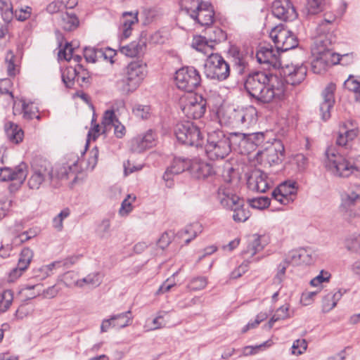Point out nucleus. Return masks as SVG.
Instances as JSON below:
<instances>
[{
	"instance_id": "f257e3e1",
	"label": "nucleus",
	"mask_w": 360,
	"mask_h": 360,
	"mask_svg": "<svg viewBox=\"0 0 360 360\" xmlns=\"http://www.w3.org/2000/svg\"><path fill=\"white\" fill-rule=\"evenodd\" d=\"M248 94L258 103L266 104L282 101L285 96V84L271 71H252L244 81Z\"/></svg>"
},
{
	"instance_id": "f03ea898",
	"label": "nucleus",
	"mask_w": 360,
	"mask_h": 360,
	"mask_svg": "<svg viewBox=\"0 0 360 360\" xmlns=\"http://www.w3.org/2000/svg\"><path fill=\"white\" fill-rule=\"evenodd\" d=\"M237 141L236 133H232L229 136L221 131L208 133L205 153L212 160L224 159L232 149L238 151Z\"/></svg>"
},
{
	"instance_id": "7ed1b4c3",
	"label": "nucleus",
	"mask_w": 360,
	"mask_h": 360,
	"mask_svg": "<svg viewBox=\"0 0 360 360\" xmlns=\"http://www.w3.org/2000/svg\"><path fill=\"white\" fill-rule=\"evenodd\" d=\"M340 153L332 147L326 150L324 162L326 169L340 177H348L352 174L360 177V156L352 164Z\"/></svg>"
},
{
	"instance_id": "20e7f679",
	"label": "nucleus",
	"mask_w": 360,
	"mask_h": 360,
	"mask_svg": "<svg viewBox=\"0 0 360 360\" xmlns=\"http://www.w3.org/2000/svg\"><path fill=\"white\" fill-rule=\"evenodd\" d=\"M218 198L224 208L233 212V219L236 222H244L250 217V211L245 207L244 199L233 193L229 188H219Z\"/></svg>"
},
{
	"instance_id": "39448f33",
	"label": "nucleus",
	"mask_w": 360,
	"mask_h": 360,
	"mask_svg": "<svg viewBox=\"0 0 360 360\" xmlns=\"http://www.w3.org/2000/svg\"><path fill=\"white\" fill-rule=\"evenodd\" d=\"M146 75V67L139 62L130 63L124 70L123 77L116 82L117 89L124 94L134 91Z\"/></svg>"
},
{
	"instance_id": "423d86ee",
	"label": "nucleus",
	"mask_w": 360,
	"mask_h": 360,
	"mask_svg": "<svg viewBox=\"0 0 360 360\" xmlns=\"http://www.w3.org/2000/svg\"><path fill=\"white\" fill-rule=\"evenodd\" d=\"M174 134L177 140L184 144L195 147L202 144L203 135L193 122L186 121L176 124Z\"/></svg>"
},
{
	"instance_id": "0eeeda50",
	"label": "nucleus",
	"mask_w": 360,
	"mask_h": 360,
	"mask_svg": "<svg viewBox=\"0 0 360 360\" xmlns=\"http://www.w3.org/2000/svg\"><path fill=\"white\" fill-rule=\"evenodd\" d=\"M204 72L207 78L224 81L230 75V66L221 56L212 53L204 65Z\"/></svg>"
},
{
	"instance_id": "6e6552de",
	"label": "nucleus",
	"mask_w": 360,
	"mask_h": 360,
	"mask_svg": "<svg viewBox=\"0 0 360 360\" xmlns=\"http://www.w3.org/2000/svg\"><path fill=\"white\" fill-rule=\"evenodd\" d=\"M174 80L178 89L192 92L200 84L201 77L193 67H184L176 72Z\"/></svg>"
},
{
	"instance_id": "1a4fd4ad",
	"label": "nucleus",
	"mask_w": 360,
	"mask_h": 360,
	"mask_svg": "<svg viewBox=\"0 0 360 360\" xmlns=\"http://www.w3.org/2000/svg\"><path fill=\"white\" fill-rule=\"evenodd\" d=\"M297 46H290V48L283 49L280 46H262L256 52V58L259 64L267 65L277 70L281 65V54L284 52L293 49Z\"/></svg>"
},
{
	"instance_id": "9d476101",
	"label": "nucleus",
	"mask_w": 360,
	"mask_h": 360,
	"mask_svg": "<svg viewBox=\"0 0 360 360\" xmlns=\"http://www.w3.org/2000/svg\"><path fill=\"white\" fill-rule=\"evenodd\" d=\"M279 73L283 77L281 78L283 82L288 84L295 86L300 84L306 78L307 73V68L303 64H283L281 62V65L279 68Z\"/></svg>"
},
{
	"instance_id": "9b49d317",
	"label": "nucleus",
	"mask_w": 360,
	"mask_h": 360,
	"mask_svg": "<svg viewBox=\"0 0 360 360\" xmlns=\"http://www.w3.org/2000/svg\"><path fill=\"white\" fill-rule=\"evenodd\" d=\"M238 152L240 154H249L255 150L264 141V134L262 132L245 134L236 133Z\"/></svg>"
},
{
	"instance_id": "f8f14e48",
	"label": "nucleus",
	"mask_w": 360,
	"mask_h": 360,
	"mask_svg": "<svg viewBox=\"0 0 360 360\" xmlns=\"http://www.w3.org/2000/svg\"><path fill=\"white\" fill-rule=\"evenodd\" d=\"M298 186L297 182L292 180L281 183L272 192V197L283 205L292 202L297 195Z\"/></svg>"
},
{
	"instance_id": "ddd939ff",
	"label": "nucleus",
	"mask_w": 360,
	"mask_h": 360,
	"mask_svg": "<svg viewBox=\"0 0 360 360\" xmlns=\"http://www.w3.org/2000/svg\"><path fill=\"white\" fill-rule=\"evenodd\" d=\"M207 101L202 96L194 95L190 97L182 107V111L189 119H199L205 112Z\"/></svg>"
},
{
	"instance_id": "4468645a",
	"label": "nucleus",
	"mask_w": 360,
	"mask_h": 360,
	"mask_svg": "<svg viewBox=\"0 0 360 360\" xmlns=\"http://www.w3.org/2000/svg\"><path fill=\"white\" fill-rule=\"evenodd\" d=\"M52 178V169L48 162L43 161L41 165L34 164L33 174L28 180V186L31 189H38L45 180L51 181Z\"/></svg>"
},
{
	"instance_id": "2eb2a0df",
	"label": "nucleus",
	"mask_w": 360,
	"mask_h": 360,
	"mask_svg": "<svg viewBox=\"0 0 360 360\" xmlns=\"http://www.w3.org/2000/svg\"><path fill=\"white\" fill-rule=\"evenodd\" d=\"M272 14L283 21L297 18V13L289 0H275L271 6Z\"/></svg>"
},
{
	"instance_id": "dca6fc26",
	"label": "nucleus",
	"mask_w": 360,
	"mask_h": 360,
	"mask_svg": "<svg viewBox=\"0 0 360 360\" xmlns=\"http://www.w3.org/2000/svg\"><path fill=\"white\" fill-rule=\"evenodd\" d=\"M269 37L274 44L282 45H298L297 37L289 30L285 29L283 25H278L271 29Z\"/></svg>"
},
{
	"instance_id": "f3484780",
	"label": "nucleus",
	"mask_w": 360,
	"mask_h": 360,
	"mask_svg": "<svg viewBox=\"0 0 360 360\" xmlns=\"http://www.w3.org/2000/svg\"><path fill=\"white\" fill-rule=\"evenodd\" d=\"M335 89L336 85L331 82L322 91L323 101L320 104V112L323 120H328L330 117V110L335 103Z\"/></svg>"
},
{
	"instance_id": "a211bd4d",
	"label": "nucleus",
	"mask_w": 360,
	"mask_h": 360,
	"mask_svg": "<svg viewBox=\"0 0 360 360\" xmlns=\"http://www.w3.org/2000/svg\"><path fill=\"white\" fill-rule=\"evenodd\" d=\"M261 154L262 159L266 161L270 166L278 165L284 158V146L280 141L269 146L264 151L257 152Z\"/></svg>"
},
{
	"instance_id": "6ab92c4d",
	"label": "nucleus",
	"mask_w": 360,
	"mask_h": 360,
	"mask_svg": "<svg viewBox=\"0 0 360 360\" xmlns=\"http://www.w3.org/2000/svg\"><path fill=\"white\" fill-rule=\"evenodd\" d=\"M248 188L254 191L265 193L269 188L266 174L259 169L251 172L247 179Z\"/></svg>"
},
{
	"instance_id": "aec40b11",
	"label": "nucleus",
	"mask_w": 360,
	"mask_h": 360,
	"mask_svg": "<svg viewBox=\"0 0 360 360\" xmlns=\"http://www.w3.org/2000/svg\"><path fill=\"white\" fill-rule=\"evenodd\" d=\"M234 120L236 124L242 127L248 128L256 124L257 120V110L252 105H248L236 112Z\"/></svg>"
},
{
	"instance_id": "412c9836",
	"label": "nucleus",
	"mask_w": 360,
	"mask_h": 360,
	"mask_svg": "<svg viewBox=\"0 0 360 360\" xmlns=\"http://www.w3.org/2000/svg\"><path fill=\"white\" fill-rule=\"evenodd\" d=\"M27 165L22 162L15 169L9 167L0 168V182L8 181H17L20 184H22L27 176Z\"/></svg>"
},
{
	"instance_id": "4be33fe9",
	"label": "nucleus",
	"mask_w": 360,
	"mask_h": 360,
	"mask_svg": "<svg viewBox=\"0 0 360 360\" xmlns=\"http://www.w3.org/2000/svg\"><path fill=\"white\" fill-rule=\"evenodd\" d=\"M201 26L208 27L212 25L214 20V11L213 6L209 2H205L191 15Z\"/></svg>"
},
{
	"instance_id": "5701e85b",
	"label": "nucleus",
	"mask_w": 360,
	"mask_h": 360,
	"mask_svg": "<svg viewBox=\"0 0 360 360\" xmlns=\"http://www.w3.org/2000/svg\"><path fill=\"white\" fill-rule=\"evenodd\" d=\"M156 144V135L148 130L144 135L138 136L131 141V150L135 153H141Z\"/></svg>"
},
{
	"instance_id": "b1692460",
	"label": "nucleus",
	"mask_w": 360,
	"mask_h": 360,
	"mask_svg": "<svg viewBox=\"0 0 360 360\" xmlns=\"http://www.w3.org/2000/svg\"><path fill=\"white\" fill-rule=\"evenodd\" d=\"M191 162L188 158H174L171 165L167 167L164 173L163 179L169 182L174 175L179 174L187 169H191Z\"/></svg>"
},
{
	"instance_id": "393cba45",
	"label": "nucleus",
	"mask_w": 360,
	"mask_h": 360,
	"mask_svg": "<svg viewBox=\"0 0 360 360\" xmlns=\"http://www.w3.org/2000/svg\"><path fill=\"white\" fill-rule=\"evenodd\" d=\"M22 58V49L17 48L15 51L9 50L5 57L7 73L10 77H14L19 72V68Z\"/></svg>"
},
{
	"instance_id": "a878e982",
	"label": "nucleus",
	"mask_w": 360,
	"mask_h": 360,
	"mask_svg": "<svg viewBox=\"0 0 360 360\" xmlns=\"http://www.w3.org/2000/svg\"><path fill=\"white\" fill-rule=\"evenodd\" d=\"M102 124L105 128L103 132H105V130H106L108 127H113L114 133L117 138L122 139L125 135V127L115 117L113 110L105 111L103 118Z\"/></svg>"
},
{
	"instance_id": "bb28decb",
	"label": "nucleus",
	"mask_w": 360,
	"mask_h": 360,
	"mask_svg": "<svg viewBox=\"0 0 360 360\" xmlns=\"http://www.w3.org/2000/svg\"><path fill=\"white\" fill-rule=\"evenodd\" d=\"M191 173L197 179H205L214 174L212 165L202 161H195L191 162Z\"/></svg>"
},
{
	"instance_id": "cd10ccee",
	"label": "nucleus",
	"mask_w": 360,
	"mask_h": 360,
	"mask_svg": "<svg viewBox=\"0 0 360 360\" xmlns=\"http://www.w3.org/2000/svg\"><path fill=\"white\" fill-rule=\"evenodd\" d=\"M285 261L289 265H300L302 264H309L311 263V255L305 249L293 250L290 251L285 256Z\"/></svg>"
},
{
	"instance_id": "c85d7f7f",
	"label": "nucleus",
	"mask_w": 360,
	"mask_h": 360,
	"mask_svg": "<svg viewBox=\"0 0 360 360\" xmlns=\"http://www.w3.org/2000/svg\"><path fill=\"white\" fill-rule=\"evenodd\" d=\"M138 22V12H124L122 14V25L120 27L121 40L131 34V26Z\"/></svg>"
},
{
	"instance_id": "c756f323",
	"label": "nucleus",
	"mask_w": 360,
	"mask_h": 360,
	"mask_svg": "<svg viewBox=\"0 0 360 360\" xmlns=\"http://www.w3.org/2000/svg\"><path fill=\"white\" fill-rule=\"evenodd\" d=\"M311 54L313 57H318L326 65H335L337 53L326 48V46H312Z\"/></svg>"
},
{
	"instance_id": "7c9ffc66",
	"label": "nucleus",
	"mask_w": 360,
	"mask_h": 360,
	"mask_svg": "<svg viewBox=\"0 0 360 360\" xmlns=\"http://www.w3.org/2000/svg\"><path fill=\"white\" fill-rule=\"evenodd\" d=\"M22 102V109H19L17 108V103L14 101L13 104V113L15 115L22 113V117L25 120H32L34 117L39 120L40 116L37 115L38 112V108L32 103H25V101L20 100Z\"/></svg>"
},
{
	"instance_id": "2f4dec72",
	"label": "nucleus",
	"mask_w": 360,
	"mask_h": 360,
	"mask_svg": "<svg viewBox=\"0 0 360 360\" xmlns=\"http://www.w3.org/2000/svg\"><path fill=\"white\" fill-rule=\"evenodd\" d=\"M5 131L8 140L12 143L18 144L23 139V131L13 122H8L5 124Z\"/></svg>"
},
{
	"instance_id": "473e14b6",
	"label": "nucleus",
	"mask_w": 360,
	"mask_h": 360,
	"mask_svg": "<svg viewBox=\"0 0 360 360\" xmlns=\"http://www.w3.org/2000/svg\"><path fill=\"white\" fill-rule=\"evenodd\" d=\"M229 51L233 58L235 64L240 68L239 72L241 73L248 64V51L245 52L240 46H230Z\"/></svg>"
},
{
	"instance_id": "72a5a7b5",
	"label": "nucleus",
	"mask_w": 360,
	"mask_h": 360,
	"mask_svg": "<svg viewBox=\"0 0 360 360\" xmlns=\"http://www.w3.org/2000/svg\"><path fill=\"white\" fill-rule=\"evenodd\" d=\"M326 6V0H307L302 13L306 16L316 15L322 12Z\"/></svg>"
},
{
	"instance_id": "f704fd0d",
	"label": "nucleus",
	"mask_w": 360,
	"mask_h": 360,
	"mask_svg": "<svg viewBox=\"0 0 360 360\" xmlns=\"http://www.w3.org/2000/svg\"><path fill=\"white\" fill-rule=\"evenodd\" d=\"M343 293L340 290L335 292H330L326 295L322 301V308L324 312H328L332 310L336 305L338 302L341 299Z\"/></svg>"
},
{
	"instance_id": "c9c22d12",
	"label": "nucleus",
	"mask_w": 360,
	"mask_h": 360,
	"mask_svg": "<svg viewBox=\"0 0 360 360\" xmlns=\"http://www.w3.org/2000/svg\"><path fill=\"white\" fill-rule=\"evenodd\" d=\"M78 64L75 67L69 66L62 72V80L66 87L71 88L75 81H77L78 74Z\"/></svg>"
},
{
	"instance_id": "e433bc0d",
	"label": "nucleus",
	"mask_w": 360,
	"mask_h": 360,
	"mask_svg": "<svg viewBox=\"0 0 360 360\" xmlns=\"http://www.w3.org/2000/svg\"><path fill=\"white\" fill-rule=\"evenodd\" d=\"M75 47L73 46H63V49H59L58 52V61L64 60L69 62L73 60L79 64L78 63L82 60V57L79 55H75Z\"/></svg>"
},
{
	"instance_id": "4c0bfd02",
	"label": "nucleus",
	"mask_w": 360,
	"mask_h": 360,
	"mask_svg": "<svg viewBox=\"0 0 360 360\" xmlns=\"http://www.w3.org/2000/svg\"><path fill=\"white\" fill-rule=\"evenodd\" d=\"M131 311L112 316V328H122L130 324L131 321Z\"/></svg>"
},
{
	"instance_id": "58836bf2",
	"label": "nucleus",
	"mask_w": 360,
	"mask_h": 360,
	"mask_svg": "<svg viewBox=\"0 0 360 360\" xmlns=\"http://www.w3.org/2000/svg\"><path fill=\"white\" fill-rule=\"evenodd\" d=\"M357 135L356 131L354 129L345 130L340 132L336 139V144L341 148L349 145V141H352Z\"/></svg>"
},
{
	"instance_id": "ea45409f",
	"label": "nucleus",
	"mask_w": 360,
	"mask_h": 360,
	"mask_svg": "<svg viewBox=\"0 0 360 360\" xmlns=\"http://www.w3.org/2000/svg\"><path fill=\"white\" fill-rule=\"evenodd\" d=\"M79 159L73 161L72 164L65 163L57 170V176L59 179H68L70 174H75L78 170L77 163Z\"/></svg>"
},
{
	"instance_id": "a19ab883",
	"label": "nucleus",
	"mask_w": 360,
	"mask_h": 360,
	"mask_svg": "<svg viewBox=\"0 0 360 360\" xmlns=\"http://www.w3.org/2000/svg\"><path fill=\"white\" fill-rule=\"evenodd\" d=\"M79 21L76 15L68 13L62 15V26L65 30H73L79 26Z\"/></svg>"
},
{
	"instance_id": "79ce46f5",
	"label": "nucleus",
	"mask_w": 360,
	"mask_h": 360,
	"mask_svg": "<svg viewBox=\"0 0 360 360\" xmlns=\"http://www.w3.org/2000/svg\"><path fill=\"white\" fill-rule=\"evenodd\" d=\"M264 246L261 244V238L259 236L254 235L252 239L250 240L247 249L244 250V254H249L253 257L258 252L262 250Z\"/></svg>"
},
{
	"instance_id": "37998d69",
	"label": "nucleus",
	"mask_w": 360,
	"mask_h": 360,
	"mask_svg": "<svg viewBox=\"0 0 360 360\" xmlns=\"http://www.w3.org/2000/svg\"><path fill=\"white\" fill-rule=\"evenodd\" d=\"M205 2L202 0H181V6L191 16Z\"/></svg>"
},
{
	"instance_id": "c03bdc74",
	"label": "nucleus",
	"mask_w": 360,
	"mask_h": 360,
	"mask_svg": "<svg viewBox=\"0 0 360 360\" xmlns=\"http://www.w3.org/2000/svg\"><path fill=\"white\" fill-rule=\"evenodd\" d=\"M101 281L98 273H93L85 278L75 281V285L83 287L84 285L96 287L100 285Z\"/></svg>"
},
{
	"instance_id": "a18cd8bd",
	"label": "nucleus",
	"mask_w": 360,
	"mask_h": 360,
	"mask_svg": "<svg viewBox=\"0 0 360 360\" xmlns=\"http://www.w3.org/2000/svg\"><path fill=\"white\" fill-rule=\"evenodd\" d=\"M346 248L352 252L360 254V233L353 234L345 240Z\"/></svg>"
},
{
	"instance_id": "49530a36",
	"label": "nucleus",
	"mask_w": 360,
	"mask_h": 360,
	"mask_svg": "<svg viewBox=\"0 0 360 360\" xmlns=\"http://www.w3.org/2000/svg\"><path fill=\"white\" fill-rule=\"evenodd\" d=\"M344 86L349 91L354 93L355 99L360 103V82L350 75L344 82Z\"/></svg>"
},
{
	"instance_id": "de8ad7c7",
	"label": "nucleus",
	"mask_w": 360,
	"mask_h": 360,
	"mask_svg": "<svg viewBox=\"0 0 360 360\" xmlns=\"http://www.w3.org/2000/svg\"><path fill=\"white\" fill-rule=\"evenodd\" d=\"M13 300V294L11 290H6L0 294V311L5 312L8 309Z\"/></svg>"
},
{
	"instance_id": "09e8293b",
	"label": "nucleus",
	"mask_w": 360,
	"mask_h": 360,
	"mask_svg": "<svg viewBox=\"0 0 360 360\" xmlns=\"http://www.w3.org/2000/svg\"><path fill=\"white\" fill-rule=\"evenodd\" d=\"M288 310V304H285L279 307L276 310L275 314L271 318V319L268 322L269 328H271L276 321L288 318L289 316Z\"/></svg>"
},
{
	"instance_id": "8fccbe9b",
	"label": "nucleus",
	"mask_w": 360,
	"mask_h": 360,
	"mask_svg": "<svg viewBox=\"0 0 360 360\" xmlns=\"http://www.w3.org/2000/svg\"><path fill=\"white\" fill-rule=\"evenodd\" d=\"M143 46H119L120 53L129 57H140L143 53Z\"/></svg>"
},
{
	"instance_id": "3c124183",
	"label": "nucleus",
	"mask_w": 360,
	"mask_h": 360,
	"mask_svg": "<svg viewBox=\"0 0 360 360\" xmlns=\"http://www.w3.org/2000/svg\"><path fill=\"white\" fill-rule=\"evenodd\" d=\"M0 11L2 18L9 22L13 17V11L10 0H0Z\"/></svg>"
},
{
	"instance_id": "603ef678",
	"label": "nucleus",
	"mask_w": 360,
	"mask_h": 360,
	"mask_svg": "<svg viewBox=\"0 0 360 360\" xmlns=\"http://www.w3.org/2000/svg\"><path fill=\"white\" fill-rule=\"evenodd\" d=\"M33 257V252L29 248H24L20 255L18 264L21 269H27Z\"/></svg>"
},
{
	"instance_id": "864d4df0",
	"label": "nucleus",
	"mask_w": 360,
	"mask_h": 360,
	"mask_svg": "<svg viewBox=\"0 0 360 360\" xmlns=\"http://www.w3.org/2000/svg\"><path fill=\"white\" fill-rule=\"evenodd\" d=\"M96 235L101 239H105L110 236V222L109 219H105L101 221L96 229Z\"/></svg>"
},
{
	"instance_id": "5fc2aeb1",
	"label": "nucleus",
	"mask_w": 360,
	"mask_h": 360,
	"mask_svg": "<svg viewBox=\"0 0 360 360\" xmlns=\"http://www.w3.org/2000/svg\"><path fill=\"white\" fill-rule=\"evenodd\" d=\"M117 51L112 49L110 46H105L98 49L97 55L101 58V60L110 62L111 64L115 61L113 58L116 56Z\"/></svg>"
},
{
	"instance_id": "6e6d98bb",
	"label": "nucleus",
	"mask_w": 360,
	"mask_h": 360,
	"mask_svg": "<svg viewBox=\"0 0 360 360\" xmlns=\"http://www.w3.org/2000/svg\"><path fill=\"white\" fill-rule=\"evenodd\" d=\"M360 201V184L354 185L347 194L345 202L348 205Z\"/></svg>"
},
{
	"instance_id": "4d7b16f0",
	"label": "nucleus",
	"mask_w": 360,
	"mask_h": 360,
	"mask_svg": "<svg viewBox=\"0 0 360 360\" xmlns=\"http://www.w3.org/2000/svg\"><path fill=\"white\" fill-rule=\"evenodd\" d=\"M207 284V281L205 276H198L191 280L188 288L191 290L196 291L204 289Z\"/></svg>"
},
{
	"instance_id": "13d9d810",
	"label": "nucleus",
	"mask_w": 360,
	"mask_h": 360,
	"mask_svg": "<svg viewBox=\"0 0 360 360\" xmlns=\"http://www.w3.org/2000/svg\"><path fill=\"white\" fill-rule=\"evenodd\" d=\"M250 207L257 210H263L270 205V199L267 197H259L248 200Z\"/></svg>"
},
{
	"instance_id": "bf43d9fd",
	"label": "nucleus",
	"mask_w": 360,
	"mask_h": 360,
	"mask_svg": "<svg viewBox=\"0 0 360 360\" xmlns=\"http://www.w3.org/2000/svg\"><path fill=\"white\" fill-rule=\"evenodd\" d=\"M98 53V49L94 46H85L84 49V57L88 62L96 63L101 60V58L97 55Z\"/></svg>"
},
{
	"instance_id": "052dcab7",
	"label": "nucleus",
	"mask_w": 360,
	"mask_h": 360,
	"mask_svg": "<svg viewBox=\"0 0 360 360\" xmlns=\"http://www.w3.org/2000/svg\"><path fill=\"white\" fill-rule=\"evenodd\" d=\"M136 197L128 195L127 198L122 201L119 213L121 216L127 215L132 210L131 201L135 200Z\"/></svg>"
},
{
	"instance_id": "680f3d73",
	"label": "nucleus",
	"mask_w": 360,
	"mask_h": 360,
	"mask_svg": "<svg viewBox=\"0 0 360 360\" xmlns=\"http://www.w3.org/2000/svg\"><path fill=\"white\" fill-rule=\"evenodd\" d=\"M150 108L148 105H136L133 108V113L141 119H147L150 114Z\"/></svg>"
},
{
	"instance_id": "e2e57ef3",
	"label": "nucleus",
	"mask_w": 360,
	"mask_h": 360,
	"mask_svg": "<svg viewBox=\"0 0 360 360\" xmlns=\"http://www.w3.org/2000/svg\"><path fill=\"white\" fill-rule=\"evenodd\" d=\"M174 233L172 231L164 232L157 242V245L162 249H165L172 242Z\"/></svg>"
},
{
	"instance_id": "0e129e2a",
	"label": "nucleus",
	"mask_w": 360,
	"mask_h": 360,
	"mask_svg": "<svg viewBox=\"0 0 360 360\" xmlns=\"http://www.w3.org/2000/svg\"><path fill=\"white\" fill-rule=\"evenodd\" d=\"M288 263H287L286 261H285L284 259L282 262H281L278 264L277 274H276L274 278V281L275 283L281 284L283 282L285 278L286 269L288 268Z\"/></svg>"
},
{
	"instance_id": "69168bd1",
	"label": "nucleus",
	"mask_w": 360,
	"mask_h": 360,
	"mask_svg": "<svg viewBox=\"0 0 360 360\" xmlns=\"http://www.w3.org/2000/svg\"><path fill=\"white\" fill-rule=\"evenodd\" d=\"M167 34L161 32H156L150 36L149 43L154 45H161L167 43Z\"/></svg>"
},
{
	"instance_id": "338daca9",
	"label": "nucleus",
	"mask_w": 360,
	"mask_h": 360,
	"mask_svg": "<svg viewBox=\"0 0 360 360\" xmlns=\"http://www.w3.org/2000/svg\"><path fill=\"white\" fill-rule=\"evenodd\" d=\"M78 70L79 71L77 77V82L79 83L81 86H83V84L88 85L90 83V77L89 72L80 64H78Z\"/></svg>"
},
{
	"instance_id": "774afa93",
	"label": "nucleus",
	"mask_w": 360,
	"mask_h": 360,
	"mask_svg": "<svg viewBox=\"0 0 360 360\" xmlns=\"http://www.w3.org/2000/svg\"><path fill=\"white\" fill-rule=\"evenodd\" d=\"M314 59L311 61V70L316 74H321L326 71L328 65L323 61L320 60L318 57H313Z\"/></svg>"
}]
</instances>
